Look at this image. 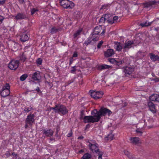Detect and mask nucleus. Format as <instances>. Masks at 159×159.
Returning <instances> with one entry per match:
<instances>
[{"label": "nucleus", "instance_id": "nucleus-1", "mask_svg": "<svg viewBox=\"0 0 159 159\" xmlns=\"http://www.w3.org/2000/svg\"><path fill=\"white\" fill-rule=\"evenodd\" d=\"M50 109L53 110L56 113H58L60 115H65L68 112V110L66 107L60 104L55 105L54 107H50Z\"/></svg>", "mask_w": 159, "mask_h": 159}, {"label": "nucleus", "instance_id": "nucleus-2", "mask_svg": "<svg viewBox=\"0 0 159 159\" xmlns=\"http://www.w3.org/2000/svg\"><path fill=\"white\" fill-rule=\"evenodd\" d=\"M34 116V115L32 113H30L28 115L25 122V129L31 127L33 123L35 122Z\"/></svg>", "mask_w": 159, "mask_h": 159}, {"label": "nucleus", "instance_id": "nucleus-3", "mask_svg": "<svg viewBox=\"0 0 159 159\" xmlns=\"http://www.w3.org/2000/svg\"><path fill=\"white\" fill-rule=\"evenodd\" d=\"M61 5L64 8L72 9L75 6V4L69 0H59Z\"/></svg>", "mask_w": 159, "mask_h": 159}, {"label": "nucleus", "instance_id": "nucleus-4", "mask_svg": "<svg viewBox=\"0 0 159 159\" xmlns=\"http://www.w3.org/2000/svg\"><path fill=\"white\" fill-rule=\"evenodd\" d=\"M10 88L9 83H6L0 91L1 96L3 98L8 96L10 94Z\"/></svg>", "mask_w": 159, "mask_h": 159}, {"label": "nucleus", "instance_id": "nucleus-5", "mask_svg": "<svg viewBox=\"0 0 159 159\" xmlns=\"http://www.w3.org/2000/svg\"><path fill=\"white\" fill-rule=\"evenodd\" d=\"M159 4V1L156 0H149L143 3V7L144 8H149L150 9H154L155 7Z\"/></svg>", "mask_w": 159, "mask_h": 159}, {"label": "nucleus", "instance_id": "nucleus-6", "mask_svg": "<svg viewBox=\"0 0 159 159\" xmlns=\"http://www.w3.org/2000/svg\"><path fill=\"white\" fill-rule=\"evenodd\" d=\"M102 30V27L100 25H98L96 27L93 29V32L91 35L93 36V40L95 41H98L99 39V37L98 35L100 33Z\"/></svg>", "mask_w": 159, "mask_h": 159}, {"label": "nucleus", "instance_id": "nucleus-7", "mask_svg": "<svg viewBox=\"0 0 159 159\" xmlns=\"http://www.w3.org/2000/svg\"><path fill=\"white\" fill-rule=\"evenodd\" d=\"M100 117L101 116H105L107 114L109 116L112 113V112L109 109L104 107H101L99 110Z\"/></svg>", "mask_w": 159, "mask_h": 159}, {"label": "nucleus", "instance_id": "nucleus-8", "mask_svg": "<svg viewBox=\"0 0 159 159\" xmlns=\"http://www.w3.org/2000/svg\"><path fill=\"white\" fill-rule=\"evenodd\" d=\"M20 63L19 60H12L9 63L8 67L11 70H16L18 67Z\"/></svg>", "mask_w": 159, "mask_h": 159}, {"label": "nucleus", "instance_id": "nucleus-9", "mask_svg": "<svg viewBox=\"0 0 159 159\" xmlns=\"http://www.w3.org/2000/svg\"><path fill=\"white\" fill-rule=\"evenodd\" d=\"M88 143H89L88 146L90 149L93 152L97 153L99 152V149H98V145L97 143L95 142L94 143L92 144L90 142Z\"/></svg>", "mask_w": 159, "mask_h": 159}, {"label": "nucleus", "instance_id": "nucleus-10", "mask_svg": "<svg viewBox=\"0 0 159 159\" xmlns=\"http://www.w3.org/2000/svg\"><path fill=\"white\" fill-rule=\"evenodd\" d=\"M103 93L101 91H93L91 93V96L95 99L101 98L102 97Z\"/></svg>", "mask_w": 159, "mask_h": 159}, {"label": "nucleus", "instance_id": "nucleus-11", "mask_svg": "<svg viewBox=\"0 0 159 159\" xmlns=\"http://www.w3.org/2000/svg\"><path fill=\"white\" fill-rule=\"evenodd\" d=\"M53 131L52 129H44L43 130V135L44 137H51L53 135Z\"/></svg>", "mask_w": 159, "mask_h": 159}, {"label": "nucleus", "instance_id": "nucleus-12", "mask_svg": "<svg viewBox=\"0 0 159 159\" xmlns=\"http://www.w3.org/2000/svg\"><path fill=\"white\" fill-rule=\"evenodd\" d=\"M94 117L92 116H84L83 118V121L84 123H94L96 120H95Z\"/></svg>", "mask_w": 159, "mask_h": 159}, {"label": "nucleus", "instance_id": "nucleus-13", "mask_svg": "<svg viewBox=\"0 0 159 159\" xmlns=\"http://www.w3.org/2000/svg\"><path fill=\"white\" fill-rule=\"evenodd\" d=\"M92 116L94 117V120L96 121V122L99 121L100 119V115L99 111H98L97 110L95 109L92 111L91 113Z\"/></svg>", "mask_w": 159, "mask_h": 159}, {"label": "nucleus", "instance_id": "nucleus-14", "mask_svg": "<svg viewBox=\"0 0 159 159\" xmlns=\"http://www.w3.org/2000/svg\"><path fill=\"white\" fill-rule=\"evenodd\" d=\"M32 78L34 80L39 82L41 78L39 72L38 71L34 73L32 75Z\"/></svg>", "mask_w": 159, "mask_h": 159}, {"label": "nucleus", "instance_id": "nucleus-15", "mask_svg": "<svg viewBox=\"0 0 159 159\" xmlns=\"http://www.w3.org/2000/svg\"><path fill=\"white\" fill-rule=\"evenodd\" d=\"M115 48L116 51L120 52L123 49V44L120 42H115Z\"/></svg>", "mask_w": 159, "mask_h": 159}, {"label": "nucleus", "instance_id": "nucleus-16", "mask_svg": "<svg viewBox=\"0 0 159 159\" xmlns=\"http://www.w3.org/2000/svg\"><path fill=\"white\" fill-rule=\"evenodd\" d=\"M123 72L126 75H130L134 70V69L131 67L126 66L123 68Z\"/></svg>", "mask_w": 159, "mask_h": 159}, {"label": "nucleus", "instance_id": "nucleus-17", "mask_svg": "<svg viewBox=\"0 0 159 159\" xmlns=\"http://www.w3.org/2000/svg\"><path fill=\"white\" fill-rule=\"evenodd\" d=\"M114 54V50L112 49H109L104 52V56L105 57H108L111 56Z\"/></svg>", "mask_w": 159, "mask_h": 159}, {"label": "nucleus", "instance_id": "nucleus-18", "mask_svg": "<svg viewBox=\"0 0 159 159\" xmlns=\"http://www.w3.org/2000/svg\"><path fill=\"white\" fill-rule=\"evenodd\" d=\"M148 105L150 110L153 113H156L155 106L154 104L151 102H148Z\"/></svg>", "mask_w": 159, "mask_h": 159}, {"label": "nucleus", "instance_id": "nucleus-19", "mask_svg": "<svg viewBox=\"0 0 159 159\" xmlns=\"http://www.w3.org/2000/svg\"><path fill=\"white\" fill-rule=\"evenodd\" d=\"M150 59L153 62L159 61V56L155 55L152 53H150L149 54Z\"/></svg>", "mask_w": 159, "mask_h": 159}, {"label": "nucleus", "instance_id": "nucleus-20", "mask_svg": "<svg viewBox=\"0 0 159 159\" xmlns=\"http://www.w3.org/2000/svg\"><path fill=\"white\" fill-rule=\"evenodd\" d=\"M134 44V42L132 41L129 40L127 42H125L124 43V45L123 46L124 50L126 48H130L132 47V45Z\"/></svg>", "mask_w": 159, "mask_h": 159}, {"label": "nucleus", "instance_id": "nucleus-21", "mask_svg": "<svg viewBox=\"0 0 159 159\" xmlns=\"http://www.w3.org/2000/svg\"><path fill=\"white\" fill-rule=\"evenodd\" d=\"M149 99L152 101L159 102V95L156 94H152L150 96Z\"/></svg>", "mask_w": 159, "mask_h": 159}, {"label": "nucleus", "instance_id": "nucleus-22", "mask_svg": "<svg viewBox=\"0 0 159 159\" xmlns=\"http://www.w3.org/2000/svg\"><path fill=\"white\" fill-rule=\"evenodd\" d=\"M20 37V39L22 42H25L29 39L28 36L25 32L22 33Z\"/></svg>", "mask_w": 159, "mask_h": 159}, {"label": "nucleus", "instance_id": "nucleus-23", "mask_svg": "<svg viewBox=\"0 0 159 159\" xmlns=\"http://www.w3.org/2000/svg\"><path fill=\"white\" fill-rule=\"evenodd\" d=\"M17 20L25 19L27 18V16L24 14L19 13L15 16Z\"/></svg>", "mask_w": 159, "mask_h": 159}, {"label": "nucleus", "instance_id": "nucleus-24", "mask_svg": "<svg viewBox=\"0 0 159 159\" xmlns=\"http://www.w3.org/2000/svg\"><path fill=\"white\" fill-rule=\"evenodd\" d=\"M93 36L90 35L88 39L85 41L84 44L88 45L91 43H93L97 41H95L94 40H93Z\"/></svg>", "mask_w": 159, "mask_h": 159}, {"label": "nucleus", "instance_id": "nucleus-25", "mask_svg": "<svg viewBox=\"0 0 159 159\" xmlns=\"http://www.w3.org/2000/svg\"><path fill=\"white\" fill-rule=\"evenodd\" d=\"M111 67L109 65L106 64H103L98 66V69L99 70H102L104 69H109Z\"/></svg>", "mask_w": 159, "mask_h": 159}, {"label": "nucleus", "instance_id": "nucleus-26", "mask_svg": "<svg viewBox=\"0 0 159 159\" xmlns=\"http://www.w3.org/2000/svg\"><path fill=\"white\" fill-rule=\"evenodd\" d=\"M20 60L23 62H24L26 59V55L25 54L24 52H21L19 56Z\"/></svg>", "mask_w": 159, "mask_h": 159}, {"label": "nucleus", "instance_id": "nucleus-27", "mask_svg": "<svg viewBox=\"0 0 159 159\" xmlns=\"http://www.w3.org/2000/svg\"><path fill=\"white\" fill-rule=\"evenodd\" d=\"M139 138L138 137H132L130 139L131 142L134 144H136L138 143L139 141Z\"/></svg>", "mask_w": 159, "mask_h": 159}, {"label": "nucleus", "instance_id": "nucleus-28", "mask_svg": "<svg viewBox=\"0 0 159 159\" xmlns=\"http://www.w3.org/2000/svg\"><path fill=\"white\" fill-rule=\"evenodd\" d=\"M60 30V28H57L56 27H53L50 30V33L52 34L57 33Z\"/></svg>", "mask_w": 159, "mask_h": 159}, {"label": "nucleus", "instance_id": "nucleus-29", "mask_svg": "<svg viewBox=\"0 0 159 159\" xmlns=\"http://www.w3.org/2000/svg\"><path fill=\"white\" fill-rule=\"evenodd\" d=\"M110 15L105 14V15H103L100 19L99 22H104L107 19V18L109 17V15Z\"/></svg>", "mask_w": 159, "mask_h": 159}, {"label": "nucleus", "instance_id": "nucleus-30", "mask_svg": "<svg viewBox=\"0 0 159 159\" xmlns=\"http://www.w3.org/2000/svg\"><path fill=\"white\" fill-rule=\"evenodd\" d=\"M152 22H148L147 21L143 22L140 24V25L142 27H146L150 26L152 23Z\"/></svg>", "mask_w": 159, "mask_h": 159}, {"label": "nucleus", "instance_id": "nucleus-31", "mask_svg": "<svg viewBox=\"0 0 159 159\" xmlns=\"http://www.w3.org/2000/svg\"><path fill=\"white\" fill-rule=\"evenodd\" d=\"M92 157L91 155L89 153L87 152L85 153L83 157L81 158V159H90Z\"/></svg>", "mask_w": 159, "mask_h": 159}, {"label": "nucleus", "instance_id": "nucleus-32", "mask_svg": "<svg viewBox=\"0 0 159 159\" xmlns=\"http://www.w3.org/2000/svg\"><path fill=\"white\" fill-rule=\"evenodd\" d=\"M33 107L31 106L29 107L26 106L24 107V110L25 113H27L31 111Z\"/></svg>", "mask_w": 159, "mask_h": 159}, {"label": "nucleus", "instance_id": "nucleus-33", "mask_svg": "<svg viewBox=\"0 0 159 159\" xmlns=\"http://www.w3.org/2000/svg\"><path fill=\"white\" fill-rule=\"evenodd\" d=\"M83 29L82 28H80L74 34V38H76L82 32Z\"/></svg>", "mask_w": 159, "mask_h": 159}, {"label": "nucleus", "instance_id": "nucleus-34", "mask_svg": "<svg viewBox=\"0 0 159 159\" xmlns=\"http://www.w3.org/2000/svg\"><path fill=\"white\" fill-rule=\"evenodd\" d=\"M124 152L125 155L127 156L130 159H133L132 156L130 155L129 152L127 150H125Z\"/></svg>", "mask_w": 159, "mask_h": 159}, {"label": "nucleus", "instance_id": "nucleus-35", "mask_svg": "<svg viewBox=\"0 0 159 159\" xmlns=\"http://www.w3.org/2000/svg\"><path fill=\"white\" fill-rule=\"evenodd\" d=\"M114 138V135L112 134H110L108 135L107 137H105V139L107 138V140L111 141Z\"/></svg>", "mask_w": 159, "mask_h": 159}, {"label": "nucleus", "instance_id": "nucleus-36", "mask_svg": "<svg viewBox=\"0 0 159 159\" xmlns=\"http://www.w3.org/2000/svg\"><path fill=\"white\" fill-rule=\"evenodd\" d=\"M110 6L111 4H109L103 5H102L101 8H100V10L105 9H108Z\"/></svg>", "mask_w": 159, "mask_h": 159}, {"label": "nucleus", "instance_id": "nucleus-37", "mask_svg": "<svg viewBox=\"0 0 159 159\" xmlns=\"http://www.w3.org/2000/svg\"><path fill=\"white\" fill-rule=\"evenodd\" d=\"M28 75L26 74H25L22 75L20 77V80L22 81H24L25 80V79L28 77Z\"/></svg>", "mask_w": 159, "mask_h": 159}, {"label": "nucleus", "instance_id": "nucleus-38", "mask_svg": "<svg viewBox=\"0 0 159 159\" xmlns=\"http://www.w3.org/2000/svg\"><path fill=\"white\" fill-rule=\"evenodd\" d=\"M18 44L17 43H14L13 47L12 48V50L14 51H16L18 49Z\"/></svg>", "mask_w": 159, "mask_h": 159}, {"label": "nucleus", "instance_id": "nucleus-39", "mask_svg": "<svg viewBox=\"0 0 159 159\" xmlns=\"http://www.w3.org/2000/svg\"><path fill=\"white\" fill-rule=\"evenodd\" d=\"M43 60L41 58H39L36 60V62L37 65H41L42 64Z\"/></svg>", "mask_w": 159, "mask_h": 159}, {"label": "nucleus", "instance_id": "nucleus-40", "mask_svg": "<svg viewBox=\"0 0 159 159\" xmlns=\"http://www.w3.org/2000/svg\"><path fill=\"white\" fill-rule=\"evenodd\" d=\"M11 155L10 152L9 151H7L6 152L5 154L3 155V157H4L5 158H8Z\"/></svg>", "mask_w": 159, "mask_h": 159}, {"label": "nucleus", "instance_id": "nucleus-41", "mask_svg": "<svg viewBox=\"0 0 159 159\" xmlns=\"http://www.w3.org/2000/svg\"><path fill=\"white\" fill-rule=\"evenodd\" d=\"M107 18V21L108 22V23L110 24H112L113 23H114V22L112 18Z\"/></svg>", "mask_w": 159, "mask_h": 159}, {"label": "nucleus", "instance_id": "nucleus-42", "mask_svg": "<svg viewBox=\"0 0 159 159\" xmlns=\"http://www.w3.org/2000/svg\"><path fill=\"white\" fill-rule=\"evenodd\" d=\"M109 61L112 64H115L116 62V60L114 58H109Z\"/></svg>", "mask_w": 159, "mask_h": 159}, {"label": "nucleus", "instance_id": "nucleus-43", "mask_svg": "<svg viewBox=\"0 0 159 159\" xmlns=\"http://www.w3.org/2000/svg\"><path fill=\"white\" fill-rule=\"evenodd\" d=\"M76 66H75L71 67L72 69L70 70V72L71 73L74 74V72L76 71V69L75 68Z\"/></svg>", "mask_w": 159, "mask_h": 159}, {"label": "nucleus", "instance_id": "nucleus-44", "mask_svg": "<svg viewBox=\"0 0 159 159\" xmlns=\"http://www.w3.org/2000/svg\"><path fill=\"white\" fill-rule=\"evenodd\" d=\"M119 17L118 16H114L112 18L114 23H117L118 21V20Z\"/></svg>", "mask_w": 159, "mask_h": 159}, {"label": "nucleus", "instance_id": "nucleus-45", "mask_svg": "<svg viewBox=\"0 0 159 159\" xmlns=\"http://www.w3.org/2000/svg\"><path fill=\"white\" fill-rule=\"evenodd\" d=\"M103 43V42L102 41H101L99 42L97 46V47L98 48H100L102 45Z\"/></svg>", "mask_w": 159, "mask_h": 159}, {"label": "nucleus", "instance_id": "nucleus-46", "mask_svg": "<svg viewBox=\"0 0 159 159\" xmlns=\"http://www.w3.org/2000/svg\"><path fill=\"white\" fill-rule=\"evenodd\" d=\"M75 59H74L72 57H71L70 59V62H69V66H70L73 63V62L74 61H75Z\"/></svg>", "mask_w": 159, "mask_h": 159}, {"label": "nucleus", "instance_id": "nucleus-47", "mask_svg": "<svg viewBox=\"0 0 159 159\" xmlns=\"http://www.w3.org/2000/svg\"><path fill=\"white\" fill-rule=\"evenodd\" d=\"M122 64V61H118L116 60V62L115 63V64H116V65L117 66H120Z\"/></svg>", "mask_w": 159, "mask_h": 159}, {"label": "nucleus", "instance_id": "nucleus-48", "mask_svg": "<svg viewBox=\"0 0 159 159\" xmlns=\"http://www.w3.org/2000/svg\"><path fill=\"white\" fill-rule=\"evenodd\" d=\"M73 82V80H69L67 82H66V86H67L69 84H70L71 83Z\"/></svg>", "mask_w": 159, "mask_h": 159}, {"label": "nucleus", "instance_id": "nucleus-49", "mask_svg": "<svg viewBox=\"0 0 159 159\" xmlns=\"http://www.w3.org/2000/svg\"><path fill=\"white\" fill-rule=\"evenodd\" d=\"M72 130L71 129L69 133L67 134V136L68 137H70L72 136Z\"/></svg>", "mask_w": 159, "mask_h": 159}, {"label": "nucleus", "instance_id": "nucleus-50", "mask_svg": "<svg viewBox=\"0 0 159 159\" xmlns=\"http://www.w3.org/2000/svg\"><path fill=\"white\" fill-rule=\"evenodd\" d=\"M78 56V54L77 52L76 51H75L74 52L73 54L72 55V57H77Z\"/></svg>", "mask_w": 159, "mask_h": 159}, {"label": "nucleus", "instance_id": "nucleus-51", "mask_svg": "<svg viewBox=\"0 0 159 159\" xmlns=\"http://www.w3.org/2000/svg\"><path fill=\"white\" fill-rule=\"evenodd\" d=\"M7 0H0V5H3Z\"/></svg>", "mask_w": 159, "mask_h": 159}, {"label": "nucleus", "instance_id": "nucleus-52", "mask_svg": "<svg viewBox=\"0 0 159 159\" xmlns=\"http://www.w3.org/2000/svg\"><path fill=\"white\" fill-rule=\"evenodd\" d=\"M4 19L3 16L0 15V24L2 23Z\"/></svg>", "mask_w": 159, "mask_h": 159}, {"label": "nucleus", "instance_id": "nucleus-53", "mask_svg": "<svg viewBox=\"0 0 159 159\" xmlns=\"http://www.w3.org/2000/svg\"><path fill=\"white\" fill-rule=\"evenodd\" d=\"M35 90L38 93L40 92V91L39 88L38 87H37Z\"/></svg>", "mask_w": 159, "mask_h": 159}, {"label": "nucleus", "instance_id": "nucleus-54", "mask_svg": "<svg viewBox=\"0 0 159 159\" xmlns=\"http://www.w3.org/2000/svg\"><path fill=\"white\" fill-rule=\"evenodd\" d=\"M105 33V29H104L102 30V32L100 34V35L101 36H102L103 35V34H104V33Z\"/></svg>", "mask_w": 159, "mask_h": 159}, {"label": "nucleus", "instance_id": "nucleus-55", "mask_svg": "<svg viewBox=\"0 0 159 159\" xmlns=\"http://www.w3.org/2000/svg\"><path fill=\"white\" fill-rule=\"evenodd\" d=\"M84 152V150L83 149H81L79 151V152L80 154H81L82 153Z\"/></svg>", "mask_w": 159, "mask_h": 159}, {"label": "nucleus", "instance_id": "nucleus-56", "mask_svg": "<svg viewBox=\"0 0 159 159\" xmlns=\"http://www.w3.org/2000/svg\"><path fill=\"white\" fill-rule=\"evenodd\" d=\"M90 125L89 124H88L86 125L85 127V129H87L88 128H89L90 127Z\"/></svg>", "mask_w": 159, "mask_h": 159}, {"label": "nucleus", "instance_id": "nucleus-57", "mask_svg": "<svg viewBox=\"0 0 159 159\" xmlns=\"http://www.w3.org/2000/svg\"><path fill=\"white\" fill-rule=\"evenodd\" d=\"M83 115H84V114L82 112H81V114L80 115V119H83V118H84L83 116Z\"/></svg>", "mask_w": 159, "mask_h": 159}, {"label": "nucleus", "instance_id": "nucleus-58", "mask_svg": "<svg viewBox=\"0 0 159 159\" xmlns=\"http://www.w3.org/2000/svg\"><path fill=\"white\" fill-rule=\"evenodd\" d=\"M136 131L137 133H140L141 134H142L143 133L139 129H137Z\"/></svg>", "mask_w": 159, "mask_h": 159}, {"label": "nucleus", "instance_id": "nucleus-59", "mask_svg": "<svg viewBox=\"0 0 159 159\" xmlns=\"http://www.w3.org/2000/svg\"><path fill=\"white\" fill-rule=\"evenodd\" d=\"M31 11V15H33L35 13L36 11Z\"/></svg>", "mask_w": 159, "mask_h": 159}, {"label": "nucleus", "instance_id": "nucleus-60", "mask_svg": "<svg viewBox=\"0 0 159 159\" xmlns=\"http://www.w3.org/2000/svg\"><path fill=\"white\" fill-rule=\"evenodd\" d=\"M84 138V137L82 136H80L78 137V139H83Z\"/></svg>", "mask_w": 159, "mask_h": 159}, {"label": "nucleus", "instance_id": "nucleus-61", "mask_svg": "<svg viewBox=\"0 0 159 159\" xmlns=\"http://www.w3.org/2000/svg\"><path fill=\"white\" fill-rule=\"evenodd\" d=\"M18 1L21 4H23L24 2V0H18Z\"/></svg>", "mask_w": 159, "mask_h": 159}, {"label": "nucleus", "instance_id": "nucleus-62", "mask_svg": "<svg viewBox=\"0 0 159 159\" xmlns=\"http://www.w3.org/2000/svg\"><path fill=\"white\" fill-rule=\"evenodd\" d=\"M50 138H49V140L51 141L55 140V139L53 138H52L50 137Z\"/></svg>", "mask_w": 159, "mask_h": 159}, {"label": "nucleus", "instance_id": "nucleus-63", "mask_svg": "<svg viewBox=\"0 0 159 159\" xmlns=\"http://www.w3.org/2000/svg\"><path fill=\"white\" fill-rule=\"evenodd\" d=\"M98 159H102V155H100L98 157Z\"/></svg>", "mask_w": 159, "mask_h": 159}, {"label": "nucleus", "instance_id": "nucleus-64", "mask_svg": "<svg viewBox=\"0 0 159 159\" xmlns=\"http://www.w3.org/2000/svg\"><path fill=\"white\" fill-rule=\"evenodd\" d=\"M12 155L14 157L15 155L16 156H17V154L15 153L14 152L12 153Z\"/></svg>", "mask_w": 159, "mask_h": 159}]
</instances>
